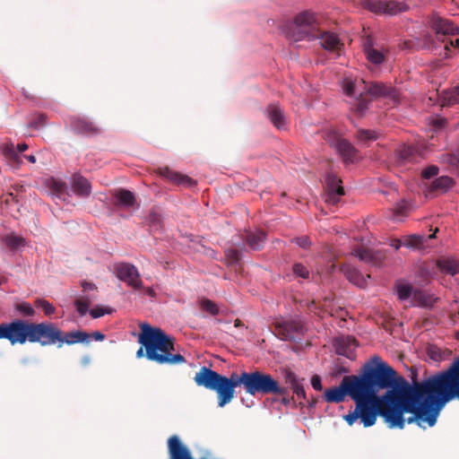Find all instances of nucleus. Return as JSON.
<instances>
[{
  "instance_id": "nucleus-1",
  "label": "nucleus",
  "mask_w": 459,
  "mask_h": 459,
  "mask_svg": "<svg viewBox=\"0 0 459 459\" xmlns=\"http://www.w3.org/2000/svg\"><path fill=\"white\" fill-rule=\"evenodd\" d=\"M389 388L385 394H377L373 412L376 419L381 416L391 429H403L405 421L416 422L423 429L433 427L446 403L422 382L410 385L403 377H395Z\"/></svg>"
},
{
  "instance_id": "nucleus-2",
  "label": "nucleus",
  "mask_w": 459,
  "mask_h": 459,
  "mask_svg": "<svg viewBox=\"0 0 459 459\" xmlns=\"http://www.w3.org/2000/svg\"><path fill=\"white\" fill-rule=\"evenodd\" d=\"M395 370L374 356L366 363L359 375L346 376L339 386L327 388L324 393V400L327 403H339L349 395L356 403L354 411L343 416L345 421L352 426L359 419L365 428L376 423L374 405L380 390L393 385Z\"/></svg>"
},
{
  "instance_id": "nucleus-3",
  "label": "nucleus",
  "mask_w": 459,
  "mask_h": 459,
  "mask_svg": "<svg viewBox=\"0 0 459 459\" xmlns=\"http://www.w3.org/2000/svg\"><path fill=\"white\" fill-rule=\"evenodd\" d=\"M194 380L198 386L214 391L219 407H224L235 397V389L242 385L250 395H285L288 388L282 386L271 374L262 370L231 373L228 377L204 366L196 372Z\"/></svg>"
},
{
  "instance_id": "nucleus-4",
  "label": "nucleus",
  "mask_w": 459,
  "mask_h": 459,
  "mask_svg": "<svg viewBox=\"0 0 459 459\" xmlns=\"http://www.w3.org/2000/svg\"><path fill=\"white\" fill-rule=\"evenodd\" d=\"M138 342L142 345L136 352L137 358L143 356L159 365H178L186 362L179 353H175V339L158 327L147 323L140 325Z\"/></svg>"
},
{
  "instance_id": "nucleus-5",
  "label": "nucleus",
  "mask_w": 459,
  "mask_h": 459,
  "mask_svg": "<svg viewBox=\"0 0 459 459\" xmlns=\"http://www.w3.org/2000/svg\"><path fill=\"white\" fill-rule=\"evenodd\" d=\"M59 337L60 328L54 323H33L22 319L4 323L2 333V339L8 340L12 345L26 342H39L41 346L55 345Z\"/></svg>"
},
{
  "instance_id": "nucleus-6",
  "label": "nucleus",
  "mask_w": 459,
  "mask_h": 459,
  "mask_svg": "<svg viewBox=\"0 0 459 459\" xmlns=\"http://www.w3.org/2000/svg\"><path fill=\"white\" fill-rule=\"evenodd\" d=\"M446 403L455 399L459 392V357L450 365L447 370L421 381Z\"/></svg>"
},
{
  "instance_id": "nucleus-7",
  "label": "nucleus",
  "mask_w": 459,
  "mask_h": 459,
  "mask_svg": "<svg viewBox=\"0 0 459 459\" xmlns=\"http://www.w3.org/2000/svg\"><path fill=\"white\" fill-rule=\"evenodd\" d=\"M286 36L299 41L303 39H314L319 35L317 15L310 11H303L297 14L294 20L284 26Z\"/></svg>"
},
{
  "instance_id": "nucleus-8",
  "label": "nucleus",
  "mask_w": 459,
  "mask_h": 459,
  "mask_svg": "<svg viewBox=\"0 0 459 459\" xmlns=\"http://www.w3.org/2000/svg\"><path fill=\"white\" fill-rule=\"evenodd\" d=\"M432 29L435 30L436 39L443 44L445 50V57L451 56V48H455L459 45V39H451L449 37L458 33L459 28L449 20L440 17H434L432 19Z\"/></svg>"
},
{
  "instance_id": "nucleus-9",
  "label": "nucleus",
  "mask_w": 459,
  "mask_h": 459,
  "mask_svg": "<svg viewBox=\"0 0 459 459\" xmlns=\"http://www.w3.org/2000/svg\"><path fill=\"white\" fill-rule=\"evenodd\" d=\"M363 8L378 15H397L408 11L409 6L404 2L395 0H364Z\"/></svg>"
},
{
  "instance_id": "nucleus-10",
  "label": "nucleus",
  "mask_w": 459,
  "mask_h": 459,
  "mask_svg": "<svg viewBox=\"0 0 459 459\" xmlns=\"http://www.w3.org/2000/svg\"><path fill=\"white\" fill-rule=\"evenodd\" d=\"M326 142L337 150L345 163H353L357 150L346 139L342 138L336 132L330 131L325 135Z\"/></svg>"
},
{
  "instance_id": "nucleus-11",
  "label": "nucleus",
  "mask_w": 459,
  "mask_h": 459,
  "mask_svg": "<svg viewBox=\"0 0 459 459\" xmlns=\"http://www.w3.org/2000/svg\"><path fill=\"white\" fill-rule=\"evenodd\" d=\"M275 334L281 340H294L304 333V325L299 319H290L276 322L274 325Z\"/></svg>"
},
{
  "instance_id": "nucleus-12",
  "label": "nucleus",
  "mask_w": 459,
  "mask_h": 459,
  "mask_svg": "<svg viewBox=\"0 0 459 459\" xmlns=\"http://www.w3.org/2000/svg\"><path fill=\"white\" fill-rule=\"evenodd\" d=\"M116 273L119 280L126 282L134 289L139 290L142 288V281L137 268L128 263H119L116 265Z\"/></svg>"
},
{
  "instance_id": "nucleus-13",
  "label": "nucleus",
  "mask_w": 459,
  "mask_h": 459,
  "mask_svg": "<svg viewBox=\"0 0 459 459\" xmlns=\"http://www.w3.org/2000/svg\"><path fill=\"white\" fill-rule=\"evenodd\" d=\"M342 179L333 173H328L326 177L325 202L335 205L341 197L344 195V188L342 186Z\"/></svg>"
},
{
  "instance_id": "nucleus-14",
  "label": "nucleus",
  "mask_w": 459,
  "mask_h": 459,
  "mask_svg": "<svg viewBox=\"0 0 459 459\" xmlns=\"http://www.w3.org/2000/svg\"><path fill=\"white\" fill-rule=\"evenodd\" d=\"M167 445L169 459H194L191 451L177 435L169 437Z\"/></svg>"
},
{
  "instance_id": "nucleus-15",
  "label": "nucleus",
  "mask_w": 459,
  "mask_h": 459,
  "mask_svg": "<svg viewBox=\"0 0 459 459\" xmlns=\"http://www.w3.org/2000/svg\"><path fill=\"white\" fill-rule=\"evenodd\" d=\"M70 126L78 134L95 135L100 133V129L86 117L72 116L69 117Z\"/></svg>"
},
{
  "instance_id": "nucleus-16",
  "label": "nucleus",
  "mask_w": 459,
  "mask_h": 459,
  "mask_svg": "<svg viewBox=\"0 0 459 459\" xmlns=\"http://www.w3.org/2000/svg\"><path fill=\"white\" fill-rule=\"evenodd\" d=\"M367 93L374 98H388L394 102L397 101L399 96L395 88L379 82H370L367 87Z\"/></svg>"
},
{
  "instance_id": "nucleus-17",
  "label": "nucleus",
  "mask_w": 459,
  "mask_h": 459,
  "mask_svg": "<svg viewBox=\"0 0 459 459\" xmlns=\"http://www.w3.org/2000/svg\"><path fill=\"white\" fill-rule=\"evenodd\" d=\"M351 255L358 257L360 261L376 266H379L385 259V255L381 251H373L364 247L354 248Z\"/></svg>"
},
{
  "instance_id": "nucleus-18",
  "label": "nucleus",
  "mask_w": 459,
  "mask_h": 459,
  "mask_svg": "<svg viewBox=\"0 0 459 459\" xmlns=\"http://www.w3.org/2000/svg\"><path fill=\"white\" fill-rule=\"evenodd\" d=\"M28 149V144L21 143L17 145L15 149L13 143H5L2 147V153L4 156L8 163L13 167H19L22 163L20 152H22Z\"/></svg>"
},
{
  "instance_id": "nucleus-19",
  "label": "nucleus",
  "mask_w": 459,
  "mask_h": 459,
  "mask_svg": "<svg viewBox=\"0 0 459 459\" xmlns=\"http://www.w3.org/2000/svg\"><path fill=\"white\" fill-rule=\"evenodd\" d=\"M157 172L161 177L179 186H192L196 184L195 181L188 176L173 171L168 167L159 168Z\"/></svg>"
},
{
  "instance_id": "nucleus-20",
  "label": "nucleus",
  "mask_w": 459,
  "mask_h": 459,
  "mask_svg": "<svg viewBox=\"0 0 459 459\" xmlns=\"http://www.w3.org/2000/svg\"><path fill=\"white\" fill-rule=\"evenodd\" d=\"M357 341L353 337H342L336 340L335 349L339 355L344 356L350 359H355V349Z\"/></svg>"
},
{
  "instance_id": "nucleus-21",
  "label": "nucleus",
  "mask_w": 459,
  "mask_h": 459,
  "mask_svg": "<svg viewBox=\"0 0 459 459\" xmlns=\"http://www.w3.org/2000/svg\"><path fill=\"white\" fill-rule=\"evenodd\" d=\"M57 342V347L61 348L65 343L68 345H73L78 342H87L90 339V334L83 331H74V332H66L64 333L60 329V337Z\"/></svg>"
},
{
  "instance_id": "nucleus-22",
  "label": "nucleus",
  "mask_w": 459,
  "mask_h": 459,
  "mask_svg": "<svg viewBox=\"0 0 459 459\" xmlns=\"http://www.w3.org/2000/svg\"><path fill=\"white\" fill-rule=\"evenodd\" d=\"M71 188L74 195L82 198L88 197L91 192V183L80 174H74L72 177Z\"/></svg>"
},
{
  "instance_id": "nucleus-23",
  "label": "nucleus",
  "mask_w": 459,
  "mask_h": 459,
  "mask_svg": "<svg viewBox=\"0 0 459 459\" xmlns=\"http://www.w3.org/2000/svg\"><path fill=\"white\" fill-rule=\"evenodd\" d=\"M243 239L253 250H260L265 242L266 233L264 230L247 231Z\"/></svg>"
},
{
  "instance_id": "nucleus-24",
  "label": "nucleus",
  "mask_w": 459,
  "mask_h": 459,
  "mask_svg": "<svg viewBox=\"0 0 459 459\" xmlns=\"http://www.w3.org/2000/svg\"><path fill=\"white\" fill-rule=\"evenodd\" d=\"M113 196L115 198L114 204L117 207L130 208L134 207L136 204L134 195L127 189H118L114 193Z\"/></svg>"
},
{
  "instance_id": "nucleus-25",
  "label": "nucleus",
  "mask_w": 459,
  "mask_h": 459,
  "mask_svg": "<svg viewBox=\"0 0 459 459\" xmlns=\"http://www.w3.org/2000/svg\"><path fill=\"white\" fill-rule=\"evenodd\" d=\"M418 154V150L411 145H401L395 151L396 162L399 165H405L406 163L412 162Z\"/></svg>"
},
{
  "instance_id": "nucleus-26",
  "label": "nucleus",
  "mask_w": 459,
  "mask_h": 459,
  "mask_svg": "<svg viewBox=\"0 0 459 459\" xmlns=\"http://www.w3.org/2000/svg\"><path fill=\"white\" fill-rule=\"evenodd\" d=\"M266 110L267 117L273 125L278 129H283L286 125V118L280 107L277 104L273 103L267 107Z\"/></svg>"
},
{
  "instance_id": "nucleus-27",
  "label": "nucleus",
  "mask_w": 459,
  "mask_h": 459,
  "mask_svg": "<svg viewBox=\"0 0 459 459\" xmlns=\"http://www.w3.org/2000/svg\"><path fill=\"white\" fill-rule=\"evenodd\" d=\"M437 266L441 273L455 275L459 273V261L453 257H441L437 261Z\"/></svg>"
},
{
  "instance_id": "nucleus-28",
  "label": "nucleus",
  "mask_w": 459,
  "mask_h": 459,
  "mask_svg": "<svg viewBox=\"0 0 459 459\" xmlns=\"http://www.w3.org/2000/svg\"><path fill=\"white\" fill-rule=\"evenodd\" d=\"M437 298L434 295L427 293L424 290L415 289L413 291V297L411 299V304L413 306H420V307H431L436 301Z\"/></svg>"
},
{
  "instance_id": "nucleus-29",
  "label": "nucleus",
  "mask_w": 459,
  "mask_h": 459,
  "mask_svg": "<svg viewBox=\"0 0 459 459\" xmlns=\"http://www.w3.org/2000/svg\"><path fill=\"white\" fill-rule=\"evenodd\" d=\"M455 180L448 176H441L431 182L428 186L429 193L434 192H446L448 189L453 187Z\"/></svg>"
},
{
  "instance_id": "nucleus-30",
  "label": "nucleus",
  "mask_w": 459,
  "mask_h": 459,
  "mask_svg": "<svg viewBox=\"0 0 459 459\" xmlns=\"http://www.w3.org/2000/svg\"><path fill=\"white\" fill-rule=\"evenodd\" d=\"M341 271L344 273L345 277L353 284L364 288L367 284L366 279L360 274V273L351 267V265H342Z\"/></svg>"
},
{
  "instance_id": "nucleus-31",
  "label": "nucleus",
  "mask_w": 459,
  "mask_h": 459,
  "mask_svg": "<svg viewBox=\"0 0 459 459\" xmlns=\"http://www.w3.org/2000/svg\"><path fill=\"white\" fill-rule=\"evenodd\" d=\"M321 45L327 50H337L342 46V43L336 34L325 32L321 36Z\"/></svg>"
},
{
  "instance_id": "nucleus-32",
  "label": "nucleus",
  "mask_w": 459,
  "mask_h": 459,
  "mask_svg": "<svg viewBox=\"0 0 459 459\" xmlns=\"http://www.w3.org/2000/svg\"><path fill=\"white\" fill-rule=\"evenodd\" d=\"M459 103V85L445 91L441 96L442 106H452Z\"/></svg>"
},
{
  "instance_id": "nucleus-33",
  "label": "nucleus",
  "mask_w": 459,
  "mask_h": 459,
  "mask_svg": "<svg viewBox=\"0 0 459 459\" xmlns=\"http://www.w3.org/2000/svg\"><path fill=\"white\" fill-rule=\"evenodd\" d=\"M364 51L367 58L373 64L379 65L384 62L385 56L382 52L374 48L370 42H367L364 46Z\"/></svg>"
},
{
  "instance_id": "nucleus-34",
  "label": "nucleus",
  "mask_w": 459,
  "mask_h": 459,
  "mask_svg": "<svg viewBox=\"0 0 459 459\" xmlns=\"http://www.w3.org/2000/svg\"><path fill=\"white\" fill-rule=\"evenodd\" d=\"M369 104L370 100L360 93L359 98L355 100L351 109L358 117H361L368 109Z\"/></svg>"
},
{
  "instance_id": "nucleus-35",
  "label": "nucleus",
  "mask_w": 459,
  "mask_h": 459,
  "mask_svg": "<svg viewBox=\"0 0 459 459\" xmlns=\"http://www.w3.org/2000/svg\"><path fill=\"white\" fill-rule=\"evenodd\" d=\"M48 186L51 194L58 198H61L67 191V186L65 182L54 178L48 180Z\"/></svg>"
},
{
  "instance_id": "nucleus-36",
  "label": "nucleus",
  "mask_w": 459,
  "mask_h": 459,
  "mask_svg": "<svg viewBox=\"0 0 459 459\" xmlns=\"http://www.w3.org/2000/svg\"><path fill=\"white\" fill-rule=\"evenodd\" d=\"M415 289L411 284L398 282L395 284V291L400 300H407L409 298L413 297Z\"/></svg>"
},
{
  "instance_id": "nucleus-37",
  "label": "nucleus",
  "mask_w": 459,
  "mask_h": 459,
  "mask_svg": "<svg viewBox=\"0 0 459 459\" xmlns=\"http://www.w3.org/2000/svg\"><path fill=\"white\" fill-rule=\"evenodd\" d=\"M3 242L11 250H14V249L18 248L19 247L25 245V239L23 238L14 235V234H10V235L4 236L3 238Z\"/></svg>"
},
{
  "instance_id": "nucleus-38",
  "label": "nucleus",
  "mask_w": 459,
  "mask_h": 459,
  "mask_svg": "<svg viewBox=\"0 0 459 459\" xmlns=\"http://www.w3.org/2000/svg\"><path fill=\"white\" fill-rule=\"evenodd\" d=\"M426 238L421 235L407 236L403 239V246L410 248H420L423 247Z\"/></svg>"
},
{
  "instance_id": "nucleus-39",
  "label": "nucleus",
  "mask_w": 459,
  "mask_h": 459,
  "mask_svg": "<svg viewBox=\"0 0 459 459\" xmlns=\"http://www.w3.org/2000/svg\"><path fill=\"white\" fill-rule=\"evenodd\" d=\"M356 137L360 142L375 141L378 138V133L369 129H359L357 131Z\"/></svg>"
},
{
  "instance_id": "nucleus-40",
  "label": "nucleus",
  "mask_w": 459,
  "mask_h": 459,
  "mask_svg": "<svg viewBox=\"0 0 459 459\" xmlns=\"http://www.w3.org/2000/svg\"><path fill=\"white\" fill-rule=\"evenodd\" d=\"M90 304L91 299L84 297L79 298L74 301L76 310L81 316H84L88 312Z\"/></svg>"
},
{
  "instance_id": "nucleus-41",
  "label": "nucleus",
  "mask_w": 459,
  "mask_h": 459,
  "mask_svg": "<svg viewBox=\"0 0 459 459\" xmlns=\"http://www.w3.org/2000/svg\"><path fill=\"white\" fill-rule=\"evenodd\" d=\"M201 307L203 310L210 313L212 316H216L219 314V307L217 304L211 299H204L201 301Z\"/></svg>"
},
{
  "instance_id": "nucleus-42",
  "label": "nucleus",
  "mask_w": 459,
  "mask_h": 459,
  "mask_svg": "<svg viewBox=\"0 0 459 459\" xmlns=\"http://www.w3.org/2000/svg\"><path fill=\"white\" fill-rule=\"evenodd\" d=\"M36 306L43 309L46 316H51L56 312L55 307L46 299H37Z\"/></svg>"
},
{
  "instance_id": "nucleus-43",
  "label": "nucleus",
  "mask_w": 459,
  "mask_h": 459,
  "mask_svg": "<svg viewBox=\"0 0 459 459\" xmlns=\"http://www.w3.org/2000/svg\"><path fill=\"white\" fill-rule=\"evenodd\" d=\"M112 311L113 309L110 307L97 306L90 310V315L92 318H99L105 315L111 314Z\"/></svg>"
},
{
  "instance_id": "nucleus-44",
  "label": "nucleus",
  "mask_w": 459,
  "mask_h": 459,
  "mask_svg": "<svg viewBox=\"0 0 459 459\" xmlns=\"http://www.w3.org/2000/svg\"><path fill=\"white\" fill-rule=\"evenodd\" d=\"M15 308L24 316H33L35 315L34 308L27 302L17 304Z\"/></svg>"
},
{
  "instance_id": "nucleus-45",
  "label": "nucleus",
  "mask_w": 459,
  "mask_h": 459,
  "mask_svg": "<svg viewBox=\"0 0 459 459\" xmlns=\"http://www.w3.org/2000/svg\"><path fill=\"white\" fill-rule=\"evenodd\" d=\"M292 271L296 276H299L303 279H307L309 277V271L300 263L294 264Z\"/></svg>"
},
{
  "instance_id": "nucleus-46",
  "label": "nucleus",
  "mask_w": 459,
  "mask_h": 459,
  "mask_svg": "<svg viewBox=\"0 0 459 459\" xmlns=\"http://www.w3.org/2000/svg\"><path fill=\"white\" fill-rule=\"evenodd\" d=\"M148 221L150 225L154 229H160L162 225V218L160 214L156 212H151L148 216Z\"/></svg>"
},
{
  "instance_id": "nucleus-47",
  "label": "nucleus",
  "mask_w": 459,
  "mask_h": 459,
  "mask_svg": "<svg viewBox=\"0 0 459 459\" xmlns=\"http://www.w3.org/2000/svg\"><path fill=\"white\" fill-rule=\"evenodd\" d=\"M409 204L406 201L402 200L398 202L394 209V214L395 217L404 216L407 214Z\"/></svg>"
},
{
  "instance_id": "nucleus-48",
  "label": "nucleus",
  "mask_w": 459,
  "mask_h": 459,
  "mask_svg": "<svg viewBox=\"0 0 459 459\" xmlns=\"http://www.w3.org/2000/svg\"><path fill=\"white\" fill-rule=\"evenodd\" d=\"M225 255L230 264H237L240 260V254L238 249L229 248L225 251Z\"/></svg>"
},
{
  "instance_id": "nucleus-49",
  "label": "nucleus",
  "mask_w": 459,
  "mask_h": 459,
  "mask_svg": "<svg viewBox=\"0 0 459 459\" xmlns=\"http://www.w3.org/2000/svg\"><path fill=\"white\" fill-rule=\"evenodd\" d=\"M284 379H285L286 384L290 385V387H293V386L297 385L298 384H299V381L296 374L290 369L285 371Z\"/></svg>"
},
{
  "instance_id": "nucleus-50",
  "label": "nucleus",
  "mask_w": 459,
  "mask_h": 459,
  "mask_svg": "<svg viewBox=\"0 0 459 459\" xmlns=\"http://www.w3.org/2000/svg\"><path fill=\"white\" fill-rule=\"evenodd\" d=\"M439 169L437 166L431 165L427 167L425 169L421 172V177L423 178L429 179L431 178L438 174Z\"/></svg>"
},
{
  "instance_id": "nucleus-51",
  "label": "nucleus",
  "mask_w": 459,
  "mask_h": 459,
  "mask_svg": "<svg viewBox=\"0 0 459 459\" xmlns=\"http://www.w3.org/2000/svg\"><path fill=\"white\" fill-rule=\"evenodd\" d=\"M299 247L308 249L311 246V241L307 236H301L292 239Z\"/></svg>"
},
{
  "instance_id": "nucleus-52",
  "label": "nucleus",
  "mask_w": 459,
  "mask_h": 459,
  "mask_svg": "<svg viewBox=\"0 0 459 459\" xmlns=\"http://www.w3.org/2000/svg\"><path fill=\"white\" fill-rule=\"evenodd\" d=\"M293 394L297 395L299 400L307 401V394L303 385L299 383L297 385L290 387Z\"/></svg>"
},
{
  "instance_id": "nucleus-53",
  "label": "nucleus",
  "mask_w": 459,
  "mask_h": 459,
  "mask_svg": "<svg viewBox=\"0 0 459 459\" xmlns=\"http://www.w3.org/2000/svg\"><path fill=\"white\" fill-rule=\"evenodd\" d=\"M46 115L44 114H37L34 119L30 123V126L33 128H39V126L45 125Z\"/></svg>"
},
{
  "instance_id": "nucleus-54",
  "label": "nucleus",
  "mask_w": 459,
  "mask_h": 459,
  "mask_svg": "<svg viewBox=\"0 0 459 459\" xmlns=\"http://www.w3.org/2000/svg\"><path fill=\"white\" fill-rule=\"evenodd\" d=\"M356 84L352 81H345L343 83V91L348 96L355 93Z\"/></svg>"
},
{
  "instance_id": "nucleus-55",
  "label": "nucleus",
  "mask_w": 459,
  "mask_h": 459,
  "mask_svg": "<svg viewBox=\"0 0 459 459\" xmlns=\"http://www.w3.org/2000/svg\"><path fill=\"white\" fill-rule=\"evenodd\" d=\"M311 385L313 388L316 391H321L323 389L321 377L318 375H315L312 377Z\"/></svg>"
},
{
  "instance_id": "nucleus-56",
  "label": "nucleus",
  "mask_w": 459,
  "mask_h": 459,
  "mask_svg": "<svg viewBox=\"0 0 459 459\" xmlns=\"http://www.w3.org/2000/svg\"><path fill=\"white\" fill-rule=\"evenodd\" d=\"M429 354L432 359L438 360L440 359V353L436 347L429 348Z\"/></svg>"
},
{
  "instance_id": "nucleus-57",
  "label": "nucleus",
  "mask_w": 459,
  "mask_h": 459,
  "mask_svg": "<svg viewBox=\"0 0 459 459\" xmlns=\"http://www.w3.org/2000/svg\"><path fill=\"white\" fill-rule=\"evenodd\" d=\"M11 202L18 203L19 202L18 196L13 193H8L6 195V198H5V203L8 204Z\"/></svg>"
},
{
  "instance_id": "nucleus-58",
  "label": "nucleus",
  "mask_w": 459,
  "mask_h": 459,
  "mask_svg": "<svg viewBox=\"0 0 459 459\" xmlns=\"http://www.w3.org/2000/svg\"><path fill=\"white\" fill-rule=\"evenodd\" d=\"M92 337L95 341H103L105 339V335L100 332H93L90 334V338Z\"/></svg>"
},
{
  "instance_id": "nucleus-59",
  "label": "nucleus",
  "mask_w": 459,
  "mask_h": 459,
  "mask_svg": "<svg viewBox=\"0 0 459 459\" xmlns=\"http://www.w3.org/2000/svg\"><path fill=\"white\" fill-rule=\"evenodd\" d=\"M391 247H394L396 250L399 249L402 245H403V241L401 239L394 238L391 241Z\"/></svg>"
},
{
  "instance_id": "nucleus-60",
  "label": "nucleus",
  "mask_w": 459,
  "mask_h": 459,
  "mask_svg": "<svg viewBox=\"0 0 459 459\" xmlns=\"http://www.w3.org/2000/svg\"><path fill=\"white\" fill-rule=\"evenodd\" d=\"M82 287L83 288L84 290L97 289L93 283H90V282H82Z\"/></svg>"
},
{
  "instance_id": "nucleus-61",
  "label": "nucleus",
  "mask_w": 459,
  "mask_h": 459,
  "mask_svg": "<svg viewBox=\"0 0 459 459\" xmlns=\"http://www.w3.org/2000/svg\"><path fill=\"white\" fill-rule=\"evenodd\" d=\"M24 158L31 163L36 162V157L34 155H25Z\"/></svg>"
},
{
  "instance_id": "nucleus-62",
  "label": "nucleus",
  "mask_w": 459,
  "mask_h": 459,
  "mask_svg": "<svg viewBox=\"0 0 459 459\" xmlns=\"http://www.w3.org/2000/svg\"><path fill=\"white\" fill-rule=\"evenodd\" d=\"M307 402L308 403V407H314L316 405V403H317V399L312 398L311 401L307 400Z\"/></svg>"
},
{
  "instance_id": "nucleus-63",
  "label": "nucleus",
  "mask_w": 459,
  "mask_h": 459,
  "mask_svg": "<svg viewBox=\"0 0 459 459\" xmlns=\"http://www.w3.org/2000/svg\"><path fill=\"white\" fill-rule=\"evenodd\" d=\"M281 396H282L281 403L285 405H288L290 403V400L288 397H286V394L281 395Z\"/></svg>"
},
{
  "instance_id": "nucleus-64",
  "label": "nucleus",
  "mask_w": 459,
  "mask_h": 459,
  "mask_svg": "<svg viewBox=\"0 0 459 459\" xmlns=\"http://www.w3.org/2000/svg\"><path fill=\"white\" fill-rule=\"evenodd\" d=\"M437 230H437V229H436L435 232H434L433 234L429 235V236L428 237V238H429V239L435 238H436V232H437Z\"/></svg>"
}]
</instances>
